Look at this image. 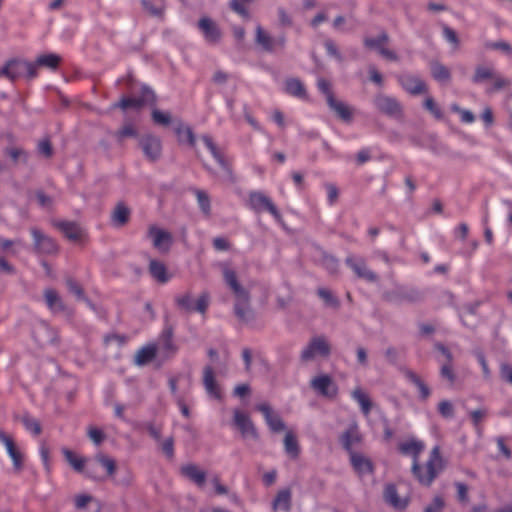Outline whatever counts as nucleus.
Wrapping results in <instances>:
<instances>
[{
  "label": "nucleus",
  "instance_id": "f257e3e1",
  "mask_svg": "<svg viewBox=\"0 0 512 512\" xmlns=\"http://www.w3.org/2000/svg\"><path fill=\"white\" fill-rule=\"evenodd\" d=\"M445 462L441 456L439 447H434L429 455L413 461L412 473L420 484L430 486L438 474L444 469Z\"/></svg>",
  "mask_w": 512,
  "mask_h": 512
},
{
  "label": "nucleus",
  "instance_id": "f03ea898",
  "mask_svg": "<svg viewBox=\"0 0 512 512\" xmlns=\"http://www.w3.org/2000/svg\"><path fill=\"white\" fill-rule=\"evenodd\" d=\"M0 73L11 81H15L25 74H27L28 78L37 76L36 65L22 59L9 60L3 69L0 70Z\"/></svg>",
  "mask_w": 512,
  "mask_h": 512
},
{
  "label": "nucleus",
  "instance_id": "7ed1b4c3",
  "mask_svg": "<svg viewBox=\"0 0 512 512\" xmlns=\"http://www.w3.org/2000/svg\"><path fill=\"white\" fill-rule=\"evenodd\" d=\"M331 352V345L324 336L313 337L301 353V360L308 362L316 357L327 358Z\"/></svg>",
  "mask_w": 512,
  "mask_h": 512
},
{
  "label": "nucleus",
  "instance_id": "20e7f679",
  "mask_svg": "<svg viewBox=\"0 0 512 512\" xmlns=\"http://www.w3.org/2000/svg\"><path fill=\"white\" fill-rule=\"evenodd\" d=\"M210 301V296L207 292H203L196 300L195 306L192 305V295L190 292H186L178 295L175 298L177 307L187 313L197 311L202 315H205Z\"/></svg>",
  "mask_w": 512,
  "mask_h": 512
},
{
  "label": "nucleus",
  "instance_id": "39448f33",
  "mask_svg": "<svg viewBox=\"0 0 512 512\" xmlns=\"http://www.w3.org/2000/svg\"><path fill=\"white\" fill-rule=\"evenodd\" d=\"M147 236L152 241L153 247L159 252L167 254L173 243V235L156 224L149 225Z\"/></svg>",
  "mask_w": 512,
  "mask_h": 512
},
{
  "label": "nucleus",
  "instance_id": "423d86ee",
  "mask_svg": "<svg viewBox=\"0 0 512 512\" xmlns=\"http://www.w3.org/2000/svg\"><path fill=\"white\" fill-rule=\"evenodd\" d=\"M389 42V36L386 32H382L376 37H365L364 45L368 49H377L379 54L388 61L397 62L399 61V55L392 49H389L386 45Z\"/></svg>",
  "mask_w": 512,
  "mask_h": 512
},
{
  "label": "nucleus",
  "instance_id": "0eeeda50",
  "mask_svg": "<svg viewBox=\"0 0 512 512\" xmlns=\"http://www.w3.org/2000/svg\"><path fill=\"white\" fill-rule=\"evenodd\" d=\"M249 205L256 212L268 211L277 221H282V216L269 197L262 192H252L249 195Z\"/></svg>",
  "mask_w": 512,
  "mask_h": 512
},
{
  "label": "nucleus",
  "instance_id": "6e6552de",
  "mask_svg": "<svg viewBox=\"0 0 512 512\" xmlns=\"http://www.w3.org/2000/svg\"><path fill=\"white\" fill-rule=\"evenodd\" d=\"M375 105L380 112L386 114L389 117H394L397 119L403 117L402 106L395 98L379 94L375 98Z\"/></svg>",
  "mask_w": 512,
  "mask_h": 512
},
{
  "label": "nucleus",
  "instance_id": "1a4fd4ad",
  "mask_svg": "<svg viewBox=\"0 0 512 512\" xmlns=\"http://www.w3.org/2000/svg\"><path fill=\"white\" fill-rule=\"evenodd\" d=\"M311 387L321 396L333 399L338 393V388L332 377L329 375H320L311 380Z\"/></svg>",
  "mask_w": 512,
  "mask_h": 512
},
{
  "label": "nucleus",
  "instance_id": "9d476101",
  "mask_svg": "<svg viewBox=\"0 0 512 512\" xmlns=\"http://www.w3.org/2000/svg\"><path fill=\"white\" fill-rule=\"evenodd\" d=\"M223 277L226 282V284L230 287L232 290L234 296L236 299L239 300H247L248 299V291L240 284L238 280L237 272L230 268L227 265L223 266L222 269Z\"/></svg>",
  "mask_w": 512,
  "mask_h": 512
},
{
  "label": "nucleus",
  "instance_id": "9b49d317",
  "mask_svg": "<svg viewBox=\"0 0 512 512\" xmlns=\"http://www.w3.org/2000/svg\"><path fill=\"white\" fill-rule=\"evenodd\" d=\"M140 146L148 160L156 161L160 158L162 145L158 137L146 135L140 140Z\"/></svg>",
  "mask_w": 512,
  "mask_h": 512
},
{
  "label": "nucleus",
  "instance_id": "f8f14e48",
  "mask_svg": "<svg viewBox=\"0 0 512 512\" xmlns=\"http://www.w3.org/2000/svg\"><path fill=\"white\" fill-rule=\"evenodd\" d=\"M155 99L156 97L153 91H151L150 89H144L141 97L122 98L117 106L123 110H126L128 108L139 109L146 104L154 103Z\"/></svg>",
  "mask_w": 512,
  "mask_h": 512
},
{
  "label": "nucleus",
  "instance_id": "ddd939ff",
  "mask_svg": "<svg viewBox=\"0 0 512 512\" xmlns=\"http://www.w3.org/2000/svg\"><path fill=\"white\" fill-rule=\"evenodd\" d=\"M198 27L209 43H217L222 36L221 30L217 23L209 17H202L198 22Z\"/></svg>",
  "mask_w": 512,
  "mask_h": 512
},
{
  "label": "nucleus",
  "instance_id": "4468645a",
  "mask_svg": "<svg viewBox=\"0 0 512 512\" xmlns=\"http://www.w3.org/2000/svg\"><path fill=\"white\" fill-rule=\"evenodd\" d=\"M234 423L236 427L240 430L243 437H251L253 439L258 438V434L256 431V428L250 419V417L241 412V411H235L234 412Z\"/></svg>",
  "mask_w": 512,
  "mask_h": 512
},
{
  "label": "nucleus",
  "instance_id": "2eb2a0df",
  "mask_svg": "<svg viewBox=\"0 0 512 512\" xmlns=\"http://www.w3.org/2000/svg\"><path fill=\"white\" fill-rule=\"evenodd\" d=\"M346 263L353 269L359 278H363L370 282H374L378 279L376 273L369 269L365 260L349 257L346 259Z\"/></svg>",
  "mask_w": 512,
  "mask_h": 512
},
{
  "label": "nucleus",
  "instance_id": "dca6fc26",
  "mask_svg": "<svg viewBox=\"0 0 512 512\" xmlns=\"http://www.w3.org/2000/svg\"><path fill=\"white\" fill-rule=\"evenodd\" d=\"M54 226L59 229L70 241L78 242L84 238V231L75 222H54Z\"/></svg>",
  "mask_w": 512,
  "mask_h": 512
},
{
  "label": "nucleus",
  "instance_id": "f3484780",
  "mask_svg": "<svg viewBox=\"0 0 512 512\" xmlns=\"http://www.w3.org/2000/svg\"><path fill=\"white\" fill-rule=\"evenodd\" d=\"M32 235L35 238L36 248L41 253L53 254L58 250L57 244L53 239L44 235L37 229L32 230Z\"/></svg>",
  "mask_w": 512,
  "mask_h": 512
},
{
  "label": "nucleus",
  "instance_id": "a211bd4d",
  "mask_svg": "<svg viewBox=\"0 0 512 512\" xmlns=\"http://www.w3.org/2000/svg\"><path fill=\"white\" fill-rule=\"evenodd\" d=\"M0 441L5 445L8 454L13 460V463L17 469L22 467V454L17 449L13 438L0 429Z\"/></svg>",
  "mask_w": 512,
  "mask_h": 512
},
{
  "label": "nucleus",
  "instance_id": "6ab92c4d",
  "mask_svg": "<svg viewBox=\"0 0 512 512\" xmlns=\"http://www.w3.org/2000/svg\"><path fill=\"white\" fill-rule=\"evenodd\" d=\"M44 298L48 308L54 313L66 312L67 305L63 301L62 297L59 293L52 289L48 288L44 290Z\"/></svg>",
  "mask_w": 512,
  "mask_h": 512
},
{
  "label": "nucleus",
  "instance_id": "aec40b11",
  "mask_svg": "<svg viewBox=\"0 0 512 512\" xmlns=\"http://www.w3.org/2000/svg\"><path fill=\"white\" fill-rule=\"evenodd\" d=\"M400 83L409 93L417 95L427 91L426 84L414 75H403L400 77Z\"/></svg>",
  "mask_w": 512,
  "mask_h": 512
},
{
  "label": "nucleus",
  "instance_id": "412c9836",
  "mask_svg": "<svg viewBox=\"0 0 512 512\" xmlns=\"http://www.w3.org/2000/svg\"><path fill=\"white\" fill-rule=\"evenodd\" d=\"M181 474L194 482L199 487H203L206 482V473L194 464H187L181 467Z\"/></svg>",
  "mask_w": 512,
  "mask_h": 512
},
{
  "label": "nucleus",
  "instance_id": "4be33fe9",
  "mask_svg": "<svg viewBox=\"0 0 512 512\" xmlns=\"http://www.w3.org/2000/svg\"><path fill=\"white\" fill-rule=\"evenodd\" d=\"M203 384L206 391L214 398H220V388L216 382L215 374L211 366L204 367Z\"/></svg>",
  "mask_w": 512,
  "mask_h": 512
},
{
  "label": "nucleus",
  "instance_id": "5701e85b",
  "mask_svg": "<svg viewBox=\"0 0 512 512\" xmlns=\"http://www.w3.org/2000/svg\"><path fill=\"white\" fill-rule=\"evenodd\" d=\"M350 458H351V463H352L354 469L359 474H367V473L372 472V470H373L372 462L370 461L369 458H367L363 454L351 451Z\"/></svg>",
  "mask_w": 512,
  "mask_h": 512
},
{
  "label": "nucleus",
  "instance_id": "b1692460",
  "mask_svg": "<svg viewBox=\"0 0 512 512\" xmlns=\"http://www.w3.org/2000/svg\"><path fill=\"white\" fill-rule=\"evenodd\" d=\"M384 498L386 502L396 509H404L408 504L407 498L398 496L397 490L393 485H387L384 491Z\"/></svg>",
  "mask_w": 512,
  "mask_h": 512
},
{
  "label": "nucleus",
  "instance_id": "393cba45",
  "mask_svg": "<svg viewBox=\"0 0 512 512\" xmlns=\"http://www.w3.org/2000/svg\"><path fill=\"white\" fill-rule=\"evenodd\" d=\"M255 42L263 50L268 51V52L273 51L275 48L274 38L267 31H265L261 26L256 27Z\"/></svg>",
  "mask_w": 512,
  "mask_h": 512
},
{
  "label": "nucleus",
  "instance_id": "a878e982",
  "mask_svg": "<svg viewBox=\"0 0 512 512\" xmlns=\"http://www.w3.org/2000/svg\"><path fill=\"white\" fill-rule=\"evenodd\" d=\"M149 272L160 283H166L170 279L165 264L155 259L150 260Z\"/></svg>",
  "mask_w": 512,
  "mask_h": 512
},
{
  "label": "nucleus",
  "instance_id": "bb28decb",
  "mask_svg": "<svg viewBox=\"0 0 512 512\" xmlns=\"http://www.w3.org/2000/svg\"><path fill=\"white\" fill-rule=\"evenodd\" d=\"M423 449L424 444L415 439H409L399 444V450L403 454L411 455L413 457V461L420 457V453L423 451Z\"/></svg>",
  "mask_w": 512,
  "mask_h": 512
},
{
  "label": "nucleus",
  "instance_id": "cd10ccee",
  "mask_svg": "<svg viewBox=\"0 0 512 512\" xmlns=\"http://www.w3.org/2000/svg\"><path fill=\"white\" fill-rule=\"evenodd\" d=\"M249 302H250V296L248 295L247 300L243 301V300L236 299V304H235V313H236L237 317L239 318L240 321L245 322V323L251 321L254 318V314L250 308Z\"/></svg>",
  "mask_w": 512,
  "mask_h": 512
},
{
  "label": "nucleus",
  "instance_id": "c85d7f7f",
  "mask_svg": "<svg viewBox=\"0 0 512 512\" xmlns=\"http://www.w3.org/2000/svg\"><path fill=\"white\" fill-rule=\"evenodd\" d=\"M203 141L205 142L207 148L211 151V153L213 154L214 158L220 163V165L224 168V170L226 171L227 175L229 176V178L233 179V174H232V169L230 167V165L225 161L222 153L220 152V150L217 148V146L215 145V143L212 141V139L210 137H203Z\"/></svg>",
  "mask_w": 512,
  "mask_h": 512
},
{
  "label": "nucleus",
  "instance_id": "c756f323",
  "mask_svg": "<svg viewBox=\"0 0 512 512\" xmlns=\"http://www.w3.org/2000/svg\"><path fill=\"white\" fill-rule=\"evenodd\" d=\"M62 454L68 464L77 472H83L86 458L79 456L69 448H62Z\"/></svg>",
  "mask_w": 512,
  "mask_h": 512
},
{
  "label": "nucleus",
  "instance_id": "7c9ffc66",
  "mask_svg": "<svg viewBox=\"0 0 512 512\" xmlns=\"http://www.w3.org/2000/svg\"><path fill=\"white\" fill-rule=\"evenodd\" d=\"M112 222L115 226H124L130 218V210L123 203H118L112 212Z\"/></svg>",
  "mask_w": 512,
  "mask_h": 512
},
{
  "label": "nucleus",
  "instance_id": "2f4dec72",
  "mask_svg": "<svg viewBox=\"0 0 512 512\" xmlns=\"http://www.w3.org/2000/svg\"><path fill=\"white\" fill-rule=\"evenodd\" d=\"M156 352L155 345H147L141 348L135 355V363L139 366L150 363L155 358Z\"/></svg>",
  "mask_w": 512,
  "mask_h": 512
},
{
  "label": "nucleus",
  "instance_id": "473e14b6",
  "mask_svg": "<svg viewBox=\"0 0 512 512\" xmlns=\"http://www.w3.org/2000/svg\"><path fill=\"white\" fill-rule=\"evenodd\" d=\"M175 133L180 143H188L191 147L195 146V136L190 127L179 122L175 127Z\"/></svg>",
  "mask_w": 512,
  "mask_h": 512
},
{
  "label": "nucleus",
  "instance_id": "72a5a7b5",
  "mask_svg": "<svg viewBox=\"0 0 512 512\" xmlns=\"http://www.w3.org/2000/svg\"><path fill=\"white\" fill-rule=\"evenodd\" d=\"M437 349L445 355L447 360L441 368V375L447 378L450 382H454L455 375L452 370V354L441 344H437Z\"/></svg>",
  "mask_w": 512,
  "mask_h": 512
},
{
  "label": "nucleus",
  "instance_id": "f704fd0d",
  "mask_svg": "<svg viewBox=\"0 0 512 512\" xmlns=\"http://www.w3.org/2000/svg\"><path fill=\"white\" fill-rule=\"evenodd\" d=\"M61 62V57L56 54H43L37 57L34 65L36 69L38 67H47L50 69H56Z\"/></svg>",
  "mask_w": 512,
  "mask_h": 512
},
{
  "label": "nucleus",
  "instance_id": "c9c22d12",
  "mask_svg": "<svg viewBox=\"0 0 512 512\" xmlns=\"http://www.w3.org/2000/svg\"><path fill=\"white\" fill-rule=\"evenodd\" d=\"M284 446L286 452L294 459L299 456L300 448L298 445L297 438L292 431H286L284 438Z\"/></svg>",
  "mask_w": 512,
  "mask_h": 512
},
{
  "label": "nucleus",
  "instance_id": "e433bc0d",
  "mask_svg": "<svg viewBox=\"0 0 512 512\" xmlns=\"http://www.w3.org/2000/svg\"><path fill=\"white\" fill-rule=\"evenodd\" d=\"M329 106L338 114V116L346 121L351 119V110L343 102L337 101L333 95H329Z\"/></svg>",
  "mask_w": 512,
  "mask_h": 512
},
{
  "label": "nucleus",
  "instance_id": "4c0bfd02",
  "mask_svg": "<svg viewBox=\"0 0 512 512\" xmlns=\"http://www.w3.org/2000/svg\"><path fill=\"white\" fill-rule=\"evenodd\" d=\"M291 505V492L288 489L281 490L278 492L274 502V510L288 511Z\"/></svg>",
  "mask_w": 512,
  "mask_h": 512
},
{
  "label": "nucleus",
  "instance_id": "58836bf2",
  "mask_svg": "<svg viewBox=\"0 0 512 512\" xmlns=\"http://www.w3.org/2000/svg\"><path fill=\"white\" fill-rule=\"evenodd\" d=\"M362 440V436L358 431L357 426L351 427L345 434L342 436V442L344 447L347 450H351L352 446L360 443Z\"/></svg>",
  "mask_w": 512,
  "mask_h": 512
},
{
  "label": "nucleus",
  "instance_id": "ea45409f",
  "mask_svg": "<svg viewBox=\"0 0 512 512\" xmlns=\"http://www.w3.org/2000/svg\"><path fill=\"white\" fill-rule=\"evenodd\" d=\"M352 396L361 406L363 413L365 415H368L370 410L372 409V401L370 400L368 394L364 392L361 388H356L352 392Z\"/></svg>",
  "mask_w": 512,
  "mask_h": 512
},
{
  "label": "nucleus",
  "instance_id": "a19ab883",
  "mask_svg": "<svg viewBox=\"0 0 512 512\" xmlns=\"http://www.w3.org/2000/svg\"><path fill=\"white\" fill-rule=\"evenodd\" d=\"M65 284L67 286L68 291L71 294L75 295L78 300H82V301L88 300L82 285L78 281H76L74 278L67 277L65 279Z\"/></svg>",
  "mask_w": 512,
  "mask_h": 512
},
{
  "label": "nucleus",
  "instance_id": "79ce46f5",
  "mask_svg": "<svg viewBox=\"0 0 512 512\" xmlns=\"http://www.w3.org/2000/svg\"><path fill=\"white\" fill-rule=\"evenodd\" d=\"M286 91L287 93L299 98H304L306 96L305 88L302 82L298 79H288L286 81Z\"/></svg>",
  "mask_w": 512,
  "mask_h": 512
},
{
  "label": "nucleus",
  "instance_id": "37998d69",
  "mask_svg": "<svg viewBox=\"0 0 512 512\" xmlns=\"http://www.w3.org/2000/svg\"><path fill=\"white\" fill-rule=\"evenodd\" d=\"M432 76L438 81H449L451 74L449 69L439 62H433L431 64Z\"/></svg>",
  "mask_w": 512,
  "mask_h": 512
},
{
  "label": "nucleus",
  "instance_id": "c03bdc74",
  "mask_svg": "<svg viewBox=\"0 0 512 512\" xmlns=\"http://www.w3.org/2000/svg\"><path fill=\"white\" fill-rule=\"evenodd\" d=\"M95 460L106 469L109 477H113L115 475L117 468L115 460L102 453L97 454L95 456Z\"/></svg>",
  "mask_w": 512,
  "mask_h": 512
},
{
  "label": "nucleus",
  "instance_id": "a18cd8bd",
  "mask_svg": "<svg viewBox=\"0 0 512 512\" xmlns=\"http://www.w3.org/2000/svg\"><path fill=\"white\" fill-rule=\"evenodd\" d=\"M495 71L492 67L477 66L473 75L474 82H482L494 78Z\"/></svg>",
  "mask_w": 512,
  "mask_h": 512
},
{
  "label": "nucleus",
  "instance_id": "49530a36",
  "mask_svg": "<svg viewBox=\"0 0 512 512\" xmlns=\"http://www.w3.org/2000/svg\"><path fill=\"white\" fill-rule=\"evenodd\" d=\"M405 375L411 382H413L419 388L422 398L427 399L430 395V389L421 380V378L417 374L409 370L405 372Z\"/></svg>",
  "mask_w": 512,
  "mask_h": 512
},
{
  "label": "nucleus",
  "instance_id": "de8ad7c7",
  "mask_svg": "<svg viewBox=\"0 0 512 512\" xmlns=\"http://www.w3.org/2000/svg\"><path fill=\"white\" fill-rule=\"evenodd\" d=\"M21 422L24 424L26 429L32 431L36 436L40 435L42 432L41 424L36 419L32 418L28 414L23 415L20 418Z\"/></svg>",
  "mask_w": 512,
  "mask_h": 512
},
{
  "label": "nucleus",
  "instance_id": "09e8293b",
  "mask_svg": "<svg viewBox=\"0 0 512 512\" xmlns=\"http://www.w3.org/2000/svg\"><path fill=\"white\" fill-rule=\"evenodd\" d=\"M115 136L119 142H122L125 138L136 137L137 129L133 124L127 123L115 133Z\"/></svg>",
  "mask_w": 512,
  "mask_h": 512
},
{
  "label": "nucleus",
  "instance_id": "8fccbe9b",
  "mask_svg": "<svg viewBox=\"0 0 512 512\" xmlns=\"http://www.w3.org/2000/svg\"><path fill=\"white\" fill-rule=\"evenodd\" d=\"M152 119L154 123L163 126H168L172 121L171 115L168 112H163L158 109L152 111Z\"/></svg>",
  "mask_w": 512,
  "mask_h": 512
},
{
  "label": "nucleus",
  "instance_id": "3c124183",
  "mask_svg": "<svg viewBox=\"0 0 512 512\" xmlns=\"http://www.w3.org/2000/svg\"><path fill=\"white\" fill-rule=\"evenodd\" d=\"M5 153L12 159L14 163H17L20 160L24 162L27 160L26 152L19 147H9L6 149Z\"/></svg>",
  "mask_w": 512,
  "mask_h": 512
},
{
  "label": "nucleus",
  "instance_id": "603ef678",
  "mask_svg": "<svg viewBox=\"0 0 512 512\" xmlns=\"http://www.w3.org/2000/svg\"><path fill=\"white\" fill-rule=\"evenodd\" d=\"M318 295L325 301V303L333 308H337L339 306V301L331 291L325 288L318 289Z\"/></svg>",
  "mask_w": 512,
  "mask_h": 512
},
{
  "label": "nucleus",
  "instance_id": "864d4df0",
  "mask_svg": "<svg viewBox=\"0 0 512 512\" xmlns=\"http://www.w3.org/2000/svg\"><path fill=\"white\" fill-rule=\"evenodd\" d=\"M279 24L282 27H291L293 25V18L291 14L284 8H278L277 11Z\"/></svg>",
  "mask_w": 512,
  "mask_h": 512
},
{
  "label": "nucleus",
  "instance_id": "5fc2aeb1",
  "mask_svg": "<svg viewBox=\"0 0 512 512\" xmlns=\"http://www.w3.org/2000/svg\"><path fill=\"white\" fill-rule=\"evenodd\" d=\"M268 425L274 432H280L285 430V424L282 421V419L276 415L273 414L271 417H269L267 420Z\"/></svg>",
  "mask_w": 512,
  "mask_h": 512
},
{
  "label": "nucleus",
  "instance_id": "6e6d98bb",
  "mask_svg": "<svg viewBox=\"0 0 512 512\" xmlns=\"http://www.w3.org/2000/svg\"><path fill=\"white\" fill-rule=\"evenodd\" d=\"M196 196L202 211L208 215L210 213V200L208 195L203 191H197Z\"/></svg>",
  "mask_w": 512,
  "mask_h": 512
},
{
  "label": "nucleus",
  "instance_id": "4d7b16f0",
  "mask_svg": "<svg viewBox=\"0 0 512 512\" xmlns=\"http://www.w3.org/2000/svg\"><path fill=\"white\" fill-rule=\"evenodd\" d=\"M38 150L46 158H50L53 155V147L48 139H43L39 142Z\"/></svg>",
  "mask_w": 512,
  "mask_h": 512
},
{
  "label": "nucleus",
  "instance_id": "13d9d810",
  "mask_svg": "<svg viewBox=\"0 0 512 512\" xmlns=\"http://www.w3.org/2000/svg\"><path fill=\"white\" fill-rule=\"evenodd\" d=\"M88 436L95 444H100L105 439V435L102 430L95 426H90L88 428Z\"/></svg>",
  "mask_w": 512,
  "mask_h": 512
},
{
  "label": "nucleus",
  "instance_id": "bf43d9fd",
  "mask_svg": "<svg viewBox=\"0 0 512 512\" xmlns=\"http://www.w3.org/2000/svg\"><path fill=\"white\" fill-rule=\"evenodd\" d=\"M444 507V500L437 496L433 499L432 503L429 504L425 509L424 512H441Z\"/></svg>",
  "mask_w": 512,
  "mask_h": 512
},
{
  "label": "nucleus",
  "instance_id": "052dcab7",
  "mask_svg": "<svg viewBox=\"0 0 512 512\" xmlns=\"http://www.w3.org/2000/svg\"><path fill=\"white\" fill-rule=\"evenodd\" d=\"M74 501L78 509H84L89 503L93 501V497L88 494H79L75 496Z\"/></svg>",
  "mask_w": 512,
  "mask_h": 512
},
{
  "label": "nucleus",
  "instance_id": "680f3d73",
  "mask_svg": "<svg viewBox=\"0 0 512 512\" xmlns=\"http://www.w3.org/2000/svg\"><path fill=\"white\" fill-rule=\"evenodd\" d=\"M424 105L426 109L429 110L436 118L442 117L441 110L438 108L435 101L431 97L426 98Z\"/></svg>",
  "mask_w": 512,
  "mask_h": 512
},
{
  "label": "nucleus",
  "instance_id": "e2e57ef3",
  "mask_svg": "<svg viewBox=\"0 0 512 512\" xmlns=\"http://www.w3.org/2000/svg\"><path fill=\"white\" fill-rule=\"evenodd\" d=\"M500 376L503 380L512 384V366L507 363L501 364Z\"/></svg>",
  "mask_w": 512,
  "mask_h": 512
},
{
  "label": "nucleus",
  "instance_id": "0e129e2a",
  "mask_svg": "<svg viewBox=\"0 0 512 512\" xmlns=\"http://www.w3.org/2000/svg\"><path fill=\"white\" fill-rule=\"evenodd\" d=\"M438 409L444 417H451L453 415V405L449 401H441Z\"/></svg>",
  "mask_w": 512,
  "mask_h": 512
},
{
  "label": "nucleus",
  "instance_id": "69168bd1",
  "mask_svg": "<svg viewBox=\"0 0 512 512\" xmlns=\"http://www.w3.org/2000/svg\"><path fill=\"white\" fill-rule=\"evenodd\" d=\"M230 7L233 11L240 14L241 16L249 18L247 9L238 0H231Z\"/></svg>",
  "mask_w": 512,
  "mask_h": 512
},
{
  "label": "nucleus",
  "instance_id": "338daca9",
  "mask_svg": "<svg viewBox=\"0 0 512 512\" xmlns=\"http://www.w3.org/2000/svg\"><path fill=\"white\" fill-rule=\"evenodd\" d=\"M142 5L150 15L159 17L163 15L164 8H156L146 0H142Z\"/></svg>",
  "mask_w": 512,
  "mask_h": 512
},
{
  "label": "nucleus",
  "instance_id": "774afa93",
  "mask_svg": "<svg viewBox=\"0 0 512 512\" xmlns=\"http://www.w3.org/2000/svg\"><path fill=\"white\" fill-rule=\"evenodd\" d=\"M328 19V15L326 12L321 11L317 13L310 21V25L313 28H317L321 23L325 22Z\"/></svg>",
  "mask_w": 512,
  "mask_h": 512
}]
</instances>
